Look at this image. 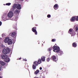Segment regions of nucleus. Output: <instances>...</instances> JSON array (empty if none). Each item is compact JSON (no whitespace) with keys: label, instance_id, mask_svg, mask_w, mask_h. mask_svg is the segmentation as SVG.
<instances>
[{"label":"nucleus","instance_id":"42","mask_svg":"<svg viewBox=\"0 0 78 78\" xmlns=\"http://www.w3.org/2000/svg\"><path fill=\"white\" fill-rule=\"evenodd\" d=\"M55 45H56V44Z\"/></svg>","mask_w":78,"mask_h":78},{"label":"nucleus","instance_id":"38","mask_svg":"<svg viewBox=\"0 0 78 78\" xmlns=\"http://www.w3.org/2000/svg\"><path fill=\"white\" fill-rule=\"evenodd\" d=\"M22 59V58H19V60H20V59Z\"/></svg>","mask_w":78,"mask_h":78},{"label":"nucleus","instance_id":"14","mask_svg":"<svg viewBox=\"0 0 78 78\" xmlns=\"http://www.w3.org/2000/svg\"><path fill=\"white\" fill-rule=\"evenodd\" d=\"M73 29H75L76 31H78V26L77 25H75Z\"/></svg>","mask_w":78,"mask_h":78},{"label":"nucleus","instance_id":"10","mask_svg":"<svg viewBox=\"0 0 78 78\" xmlns=\"http://www.w3.org/2000/svg\"><path fill=\"white\" fill-rule=\"evenodd\" d=\"M2 58V59H5L8 58V56L6 55H1Z\"/></svg>","mask_w":78,"mask_h":78},{"label":"nucleus","instance_id":"34","mask_svg":"<svg viewBox=\"0 0 78 78\" xmlns=\"http://www.w3.org/2000/svg\"><path fill=\"white\" fill-rule=\"evenodd\" d=\"M23 61H25V62L27 61V59H23Z\"/></svg>","mask_w":78,"mask_h":78},{"label":"nucleus","instance_id":"32","mask_svg":"<svg viewBox=\"0 0 78 78\" xmlns=\"http://www.w3.org/2000/svg\"><path fill=\"white\" fill-rule=\"evenodd\" d=\"M7 50L8 51H9V52H10V49H9V48H7Z\"/></svg>","mask_w":78,"mask_h":78},{"label":"nucleus","instance_id":"3","mask_svg":"<svg viewBox=\"0 0 78 78\" xmlns=\"http://www.w3.org/2000/svg\"><path fill=\"white\" fill-rule=\"evenodd\" d=\"M76 20V21H78V16H73L70 19L71 22H75V20Z\"/></svg>","mask_w":78,"mask_h":78},{"label":"nucleus","instance_id":"31","mask_svg":"<svg viewBox=\"0 0 78 78\" xmlns=\"http://www.w3.org/2000/svg\"><path fill=\"white\" fill-rule=\"evenodd\" d=\"M56 41V39H53L52 40V42H55Z\"/></svg>","mask_w":78,"mask_h":78},{"label":"nucleus","instance_id":"22","mask_svg":"<svg viewBox=\"0 0 78 78\" xmlns=\"http://www.w3.org/2000/svg\"><path fill=\"white\" fill-rule=\"evenodd\" d=\"M38 64H40L41 63H42V60L41 59H38Z\"/></svg>","mask_w":78,"mask_h":78},{"label":"nucleus","instance_id":"1","mask_svg":"<svg viewBox=\"0 0 78 78\" xmlns=\"http://www.w3.org/2000/svg\"><path fill=\"white\" fill-rule=\"evenodd\" d=\"M53 50L54 52L58 53L60 51V48L58 47L55 46L53 47Z\"/></svg>","mask_w":78,"mask_h":78},{"label":"nucleus","instance_id":"40","mask_svg":"<svg viewBox=\"0 0 78 78\" xmlns=\"http://www.w3.org/2000/svg\"><path fill=\"white\" fill-rule=\"evenodd\" d=\"M0 78H2V77L0 76Z\"/></svg>","mask_w":78,"mask_h":78},{"label":"nucleus","instance_id":"4","mask_svg":"<svg viewBox=\"0 0 78 78\" xmlns=\"http://www.w3.org/2000/svg\"><path fill=\"white\" fill-rule=\"evenodd\" d=\"M32 30L34 33L35 35L37 34V30H36V27H35L32 28Z\"/></svg>","mask_w":78,"mask_h":78},{"label":"nucleus","instance_id":"6","mask_svg":"<svg viewBox=\"0 0 78 78\" xmlns=\"http://www.w3.org/2000/svg\"><path fill=\"white\" fill-rule=\"evenodd\" d=\"M13 15L12 12L10 11L8 13V16L10 18H11V17L13 16Z\"/></svg>","mask_w":78,"mask_h":78},{"label":"nucleus","instance_id":"30","mask_svg":"<svg viewBox=\"0 0 78 78\" xmlns=\"http://www.w3.org/2000/svg\"><path fill=\"white\" fill-rule=\"evenodd\" d=\"M47 17L48 18H50L51 17V15L50 14L49 15H47Z\"/></svg>","mask_w":78,"mask_h":78},{"label":"nucleus","instance_id":"16","mask_svg":"<svg viewBox=\"0 0 78 78\" xmlns=\"http://www.w3.org/2000/svg\"><path fill=\"white\" fill-rule=\"evenodd\" d=\"M45 56H42L41 57V60L42 61L44 62L45 61Z\"/></svg>","mask_w":78,"mask_h":78},{"label":"nucleus","instance_id":"11","mask_svg":"<svg viewBox=\"0 0 78 78\" xmlns=\"http://www.w3.org/2000/svg\"><path fill=\"white\" fill-rule=\"evenodd\" d=\"M7 43L8 45H11L12 44V41L11 39H9Z\"/></svg>","mask_w":78,"mask_h":78},{"label":"nucleus","instance_id":"26","mask_svg":"<svg viewBox=\"0 0 78 78\" xmlns=\"http://www.w3.org/2000/svg\"><path fill=\"white\" fill-rule=\"evenodd\" d=\"M52 48H53L52 47H50L48 48V51H50L51 50H52Z\"/></svg>","mask_w":78,"mask_h":78},{"label":"nucleus","instance_id":"5","mask_svg":"<svg viewBox=\"0 0 78 78\" xmlns=\"http://www.w3.org/2000/svg\"><path fill=\"white\" fill-rule=\"evenodd\" d=\"M17 7V4H15L12 6V8H11V11H14L16 9V7Z\"/></svg>","mask_w":78,"mask_h":78},{"label":"nucleus","instance_id":"2","mask_svg":"<svg viewBox=\"0 0 78 78\" xmlns=\"http://www.w3.org/2000/svg\"><path fill=\"white\" fill-rule=\"evenodd\" d=\"M68 33H69L71 35V36H75L76 33L75 32V31L72 29H70L68 31Z\"/></svg>","mask_w":78,"mask_h":78},{"label":"nucleus","instance_id":"8","mask_svg":"<svg viewBox=\"0 0 78 78\" xmlns=\"http://www.w3.org/2000/svg\"><path fill=\"white\" fill-rule=\"evenodd\" d=\"M51 59H52V60H53L54 61H55V62L58 60V59L56 58V57L55 55L52 56L51 57Z\"/></svg>","mask_w":78,"mask_h":78},{"label":"nucleus","instance_id":"29","mask_svg":"<svg viewBox=\"0 0 78 78\" xmlns=\"http://www.w3.org/2000/svg\"><path fill=\"white\" fill-rule=\"evenodd\" d=\"M50 59H51V58H48L47 59V61L48 62H49V61H50Z\"/></svg>","mask_w":78,"mask_h":78},{"label":"nucleus","instance_id":"27","mask_svg":"<svg viewBox=\"0 0 78 78\" xmlns=\"http://www.w3.org/2000/svg\"><path fill=\"white\" fill-rule=\"evenodd\" d=\"M11 3H6L5 4V5H6L7 6H10V5H11Z\"/></svg>","mask_w":78,"mask_h":78},{"label":"nucleus","instance_id":"7","mask_svg":"<svg viewBox=\"0 0 78 78\" xmlns=\"http://www.w3.org/2000/svg\"><path fill=\"white\" fill-rule=\"evenodd\" d=\"M9 35L10 36H11L13 37H14L16 36V33L15 32H12L9 34Z\"/></svg>","mask_w":78,"mask_h":78},{"label":"nucleus","instance_id":"36","mask_svg":"<svg viewBox=\"0 0 78 78\" xmlns=\"http://www.w3.org/2000/svg\"><path fill=\"white\" fill-rule=\"evenodd\" d=\"M2 67L0 66V70H2Z\"/></svg>","mask_w":78,"mask_h":78},{"label":"nucleus","instance_id":"33","mask_svg":"<svg viewBox=\"0 0 78 78\" xmlns=\"http://www.w3.org/2000/svg\"><path fill=\"white\" fill-rule=\"evenodd\" d=\"M5 36V34H2V37H3Z\"/></svg>","mask_w":78,"mask_h":78},{"label":"nucleus","instance_id":"25","mask_svg":"<svg viewBox=\"0 0 78 78\" xmlns=\"http://www.w3.org/2000/svg\"><path fill=\"white\" fill-rule=\"evenodd\" d=\"M32 68L34 69H36V66L34 64H33V66H32Z\"/></svg>","mask_w":78,"mask_h":78},{"label":"nucleus","instance_id":"28","mask_svg":"<svg viewBox=\"0 0 78 78\" xmlns=\"http://www.w3.org/2000/svg\"><path fill=\"white\" fill-rule=\"evenodd\" d=\"M13 27L15 29H17V26L16 25H13Z\"/></svg>","mask_w":78,"mask_h":78},{"label":"nucleus","instance_id":"18","mask_svg":"<svg viewBox=\"0 0 78 78\" xmlns=\"http://www.w3.org/2000/svg\"><path fill=\"white\" fill-rule=\"evenodd\" d=\"M34 64L35 66H37L38 65H39V63H38V62L37 61H35V62H34Z\"/></svg>","mask_w":78,"mask_h":78},{"label":"nucleus","instance_id":"19","mask_svg":"<svg viewBox=\"0 0 78 78\" xmlns=\"http://www.w3.org/2000/svg\"><path fill=\"white\" fill-rule=\"evenodd\" d=\"M58 55H59V56H61V55L63 54V52H62V51H59L58 52Z\"/></svg>","mask_w":78,"mask_h":78},{"label":"nucleus","instance_id":"24","mask_svg":"<svg viewBox=\"0 0 78 78\" xmlns=\"http://www.w3.org/2000/svg\"><path fill=\"white\" fill-rule=\"evenodd\" d=\"M39 70H38V69H37L35 72V75H37V73H39Z\"/></svg>","mask_w":78,"mask_h":78},{"label":"nucleus","instance_id":"12","mask_svg":"<svg viewBox=\"0 0 78 78\" xmlns=\"http://www.w3.org/2000/svg\"><path fill=\"white\" fill-rule=\"evenodd\" d=\"M54 9L56 10V9H58V4H55L54 6L53 7Z\"/></svg>","mask_w":78,"mask_h":78},{"label":"nucleus","instance_id":"39","mask_svg":"<svg viewBox=\"0 0 78 78\" xmlns=\"http://www.w3.org/2000/svg\"><path fill=\"white\" fill-rule=\"evenodd\" d=\"M20 0L21 1H23L24 0Z\"/></svg>","mask_w":78,"mask_h":78},{"label":"nucleus","instance_id":"13","mask_svg":"<svg viewBox=\"0 0 78 78\" xmlns=\"http://www.w3.org/2000/svg\"><path fill=\"white\" fill-rule=\"evenodd\" d=\"M16 8L18 9H21V5L20 4L17 5Z\"/></svg>","mask_w":78,"mask_h":78},{"label":"nucleus","instance_id":"23","mask_svg":"<svg viewBox=\"0 0 78 78\" xmlns=\"http://www.w3.org/2000/svg\"><path fill=\"white\" fill-rule=\"evenodd\" d=\"M0 64H1V65L2 66H4L5 65V63L4 62H0Z\"/></svg>","mask_w":78,"mask_h":78},{"label":"nucleus","instance_id":"35","mask_svg":"<svg viewBox=\"0 0 78 78\" xmlns=\"http://www.w3.org/2000/svg\"><path fill=\"white\" fill-rule=\"evenodd\" d=\"M2 22L0 21V26H1L2 25Z\"/></svg>","mask_w":78,"mask_h":78},{"label":"nucleus","instance_id":"37","mask_svg":"<svg viewBox=\"0 0 78 78\" xmlns=\"http://www.w3.org/2000/svg\"><path fill=\"white\" fill-rule=\"evenodd\" d=\"M42 67H40V69L41 70H42Z\"/></svg>","mask_w":78,"mask_h":78},{"label":"nucleus","instance_id":"9","mask_svg":"<svg viewBox=\"0 0 78 78\" xmlns=\"http://www.w3.org/2000/svg\"><path fill=\"white\" fill-rule=\"evenodd\" d=\"M2 52L3 54H4L5 55H6L7 54H8V52L7 51V50L6 49H3L2 50Z\"/></svg>","mask_w":78,"mask_h":78},{"label":"nucleus","instance_id":"20","mask_svg":"<svg viewBox=\"0 0 78 78\" xmlns=\"http://www.w3.org/2000/svg\"><path fill=\"white\" fill-rule=\"evenodd\" d=\"M9 58H8V57H7L6 58H5V61L6 62H9Z\"/></svg>","mask_w":78,"mask_h":78},{"label":"nucleus","instance_id":"21","mask_svg":"<svg viewBox=\"0 0 78 78\" xmlns=\"http://www.w3.org/2000/svg\"><path fill=\"white\" fill-rule=\"evenodd\" d=\"M19 11L17 9L15 10V14H19Z\"/></svg>","mask_w":78,"mask_h":78},{"label":"nucleus","instance_id":"15","mask_svg":"<svg viewBox=\"0 0 78 78\" xmlns=\"http://www.w3.org/2000/svg\"><path fill=\"white\" fill-rule=\"evenodd\" d=\"M73 47H75V48L77 46V44L76 43V42H74L73 43Z\"/></svg>","mask_w":78,"mask_h":78},{"label":"nucleus","instance_id":"41","mask_svg":"<svg viewBox=\"0 0 78 78\" xmlns=\"http://www.w3.org/2000/svg\"><path fill=\"white\" fill-rule=\"evenodd\" d=\"M34 78H37V77H34Z\"/></svg>","mask_w":78,"mask_h":78},{"label":"nucleus","instance_id":"17","mask_svg":"<svg viewBox=\"0 0 78 78\" xmlns=\"http://www.w3.org/2000/svg\"><path fill=\"white\" fill-rule=\"evenodd\" d=\"M9 40V38L8 37L6 38L4 40V42H5V43H7L8 41V40Z\"/></svg>","mask_w":78,"mask_h":78}]
</instances>
